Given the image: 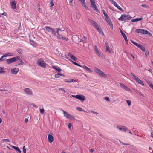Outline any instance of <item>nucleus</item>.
I'll return each instance as SVG.
<instances>
[{
    "label": "nucleus",
    "mask_w": 153,
    "mask_h": 153,
    "mask_svg": "<svg viewBox=\"0 0 153 153\" xmlns=\"http://www.w3.org/2000/svg\"><path fill=\"white\" fill-rule=\"evenodd\" d=\"M71 62H72V63L74 64V65H76V66H79L80 67H82V66L80 65H79V64H78L77 63H76V62H75L73 61H72V60H71Z\"/></svg>",
    "instance_id": "e433bc0d"
},
{
    "label": "nucleus",
    "mask_w": 153,
    "mask_h": 153,
    "mask_svg": "<svg viewBox=\"0 0 153 153\" xmlns=\"http://www.w3.org/2000/svg\"><path fill=\"white\" fill-rule=\"evenodd\" d=\"M3 70L4 68L1 67H0V74H4L6 72V71Z\"/></svg>",
    "instance_id": "c756f323"
},
{
    "label": "nucleus",
    "mask_w": 153,
    "mask_h": 153,
    "mask_svg": "<svg viewBox=\"0 0 153 153\" xmlns=\"http://www.w3.org/2000/svg\"><path fill=\"white\" fill-rule=\"evenodd\" d=\"M105 19L107 23L109 25L111 29H113V25L109 17L108 16L107 17L105 18Z\"/></svg>",
    "instance_id": "9d476101"
},
{
    "label": "nucleus",
    "mask_w": 153,
    "mask_h": 153,
    "mask_svg": "<svg viewBox=\"0 0 153 153\" xmlns=\"http://www.w3.org/2000/svg\"><path fill=\"white\" fill-rule=\"evenodd\" d=\"M130 75L132 77V78L134 79L137 82L139 79L137 76H135V75L133 73H131Z\"/></svg>",
    "instance_id": "6ab92c4d"
},
{
    "label": "nucleus",
    "mask_w": 153,
    "mask_h": 153,
    "mask_svg": "<svg viewBox=\"0 0 153 153\" xmlns=\"http://www.w3.org/2000/svg\"><path fill=\"white\" fill-rule=\"evenodd\" d=\"M12 147L14 149L16 150L17 151L19 152V153H21V152L20 149H19V147L15 146H12Z\"/></svg>",
    "instance_id": "393cba45"
},
{
    "label": "nucleus",
    "mask_w": 153,
    "mask_h": 153,
    "mask_svg": "<svg viewBox=\"0 0 153 153\" xmlns=\"http://www.w3.org/2000/svg\"><path fill=\"white\" fill-rule=\"evenodd\" d=\"M64 80L65 82L68 83H71L75 81V80L74 79H71L69 80H68V79H65Z\"/></svg>",
    "instance_id": "7c9ffc66"
},
{
    "label": "nucleus",
    "mask_w": 153,
    "mask_h": 153,
    "mask_svg": "<svg viewBox=\"0 0 153 153\" xmlns=\"http://www.w3.org/2000/svg\"><path fill=\"white\" fill-rule=\"evenodd\" d=\"M37 10L38 11H39L40 13H42V11L41 10V9L40 8H39L38 9H37Z\"/></svg>",
    "instance_id": "69168bd1"
},
{
    "label": "nucleus",
    "mask_w": 153,
    "mask_h": 153,
    "mask_svg": "<svg viewBox=\"0 0 153 153\" xmlns=\"http://www.w3.org/2000/svg\"><path fill=\"white\" fill-rule=\"evenodd\" d=\"M28 122V120L27 118H25V123H27Z\"/></svg>",
    "instance_id": "e2e57ef3"
},
{
    "label": "nucleus",
    "mask_w": 153,
    "mask_h": 153,
    "mask_svg": "<svg viewBox=\"0 0 153 153\" xmlns=\"http://www.w3.org/2000/svg\"><path fill=\"white\" fill-rule=\"evenodd\" d=\"M20 57L19 56H17L13 58L7 59L6 60V62L8 64H10L13 62H15L18 60L20 59Z\"/></svg>",
    "instance_id": "7ed1b4c3"
},
{
    "label": "nucleus",
    "mask_w": 153,
    "mask_h": 153,
    "mask_svg": "<svg viewBox=\"0 0 153 153\" xmlns=\"http://www.w3.org/2000/svg\"><path fill=\"white\" fill-rule=\"evenodd\" d=\"M102 11L103 12V14L104 15V16L105 18L107 17L108 16V15L107 13L105 12V10H102Z\"/></svg>",
    "instance_id": "72a5a7b5"
},
{
    "label": "nucleus",
    "mask_w": 153,
    "mask_h": 153,
    "mask_svg": "<svg viewBox=\"0 0 153 153\" xmlns=\"http://www.w3.org/2000/svg\"><path fill=\"white\" fill-rule=\"evenodd\" d=\"M40 112L42 114H44V109H43V108L41 109H40Z\"/></svg>",
    "instance_id": "8fccbe9b"
},
{
    "label": "nucleus",
    "mask_w": 153,
    "mask_h": 153,
    "mask_svg": "<svg viewBox=\"0 0 153 153\" xmlns=\"http://www.w3.org/2000/svg\"><path fill=\"white\" fill-rule=\"evenodd\" d=\"M48 141L50 143H52L54 140V138L53 136L51 134H49L48 136Z\"/></svg>",
    "instance_id": "f3484780"
},
{
    "label": "nucleus",
    "mask_w": 153,
    "mask_h": 153,
    "mask_svg": "<svg viewBox=\"0 0 153 153\" xmlns=\"http://www.w3.org/2000/svg\"><path fill=\"white\" fill-rule=\"evenodd\" d=\"M124 40L125 41V42H126V43L127 44H128V39H127V38H126V39H124Z\"/></svg>",
    "instance_id": "0e129e2a"
},
{
    "label": "nucleus",
    "mask_w": 153,
    "mask_h": 153,
    "mask_svg": "<svg viewBox=\"0 0 153 153\" xmlns=\"http://www.w3.org/2000/svg\"><path fill=\"white\" fill-rule=\"evenodd\" d=\"M63 36H62V35H60L59 34V33H58V34H57V37L58 38V39H62Z\"/></svg>",
    "instance_id": "ea45409f"
},
{
    "label": "nucleus",
    "mask_w": 153,
    "mask_h": 153,
    "mask_svg": "<svg viewBox=\"0 0 153 153\" xmlns=\"http://www.w3.org/2000/svg\"><path fill=\"white\" fill-rule=\"evenodd\" d=\"M30 43L31 45L33 46H35L36 45V43L33 41L31 40L30 41Z\"/></svg>",
    "instance_id": "473e14b6"
},
{
    "label": "nucleus",
    "mask_w": 153,
    "mask_h": 153,
    "mask_svg": "<svg viewBox=\"0 0 153 153\" xmlns=\"http://www.w3.org/2000/svg\"><path fill=\"white\" fill-rule=\"evenodd\" d=\"M91 6L93 9L96 12L99 13V11L95 4V2L94 0H90Z\"/></svg>",
    "instance_id": "20e7f679"
},
{
    "label": "nucleus",
    "mask_w": 153,
    "mask_h": 153,
    "mask_svg": "<svg viewBox=\"0 0 153 153\" xmlns=\"http://www.w3.org/2000/svg\"><path fill=\"white\" fill-rule=\"evenodd\" d=\"M138 94L140 96H143V97H144L143 94H142L140 92H138Z\"/></svg>",
    "instance_id": "6e6d98bb"
},
{
    "label": "nucleus",
    "mask_w": 153,
    "mask_h": 153,
    "mask_svg": "<svg viewBox=\"0 0 153 153\" xmlns=\"http://www.w3.org/2000/svg\"><path fill=\"white\" fill-rule=\"evenodd\" d=\"M91 111L92 113L95 114H98V113H97V112H94V111H93V110H91Z\"/></svg>",
    "instance_id": "680f3d73"
},
{
    "label": "nucleus",
    "mask_w": 153,
    "mask_h": 153,
    "mask_svg": "<svg viewBox=\"0 0 153 153\" xmlns=\"http://www.w3.org/2000/svg\"><path fill=\"white\" fill-rule=\"evenodd\" d=\"M19 71V69L17 68H15L11 70V72L12 74H16Z\"/></svg>",
    "instance_id": "f8f14e48"
},
{
    "label": "nucleus",
    "mask_w": 153,
    "mask_h": 153,
    "mask_svg": "<svg viewBox=\"0 0 153 153\" xmlns=\"http://www.w3.org/2000/svg\"><path fill=\"white\" fill-rule=\"evenodd\" d=\"M97 30L100 34H102L103 36H105L103 32L101 27L99 29H97Z\"/></svg>",
    "instance_id": "cd10ccee"
},
{
    "label": "nucleus",
    "mask_w": 153,
    "mask_h": 153,
    "mask_svg": "<svg viewBox=\"0 0 153 153\" xmlns=\"http://www.w3.org/2000/svg\"><path fill=\"white\" fill-rule=\"evenodd\" d=\"M105 99L106 100L108 101H109L110 100L109 97H106L105 98Z\"/></svg>",
    "instance_id": "bf43d9fd"
},
{
    "label": "nucleus",
    "mask_w": 153,
    "mask_h": 153,
    "mask_svg": "<svg viewBox=\"0 0 153 153\" xmlns=\"http://www.w3.org/2000/svg\"><path fill=\"white\" fill-rule=\"evenodd\" d=\"M94 49L95 52L98 51V49L96 46H95Z\"/></svg>",
    "instance_id": "3c124183"
},
{
    "label": "nucleus",
    "mask_w": 153,
    "mask_h": 153,
    "mask_svg": "<svg viewBox=\"0 0 153 153\" xmlns=\"http://www.w3.org/2000/svg\"><path fill=\"white\" fill-rule=\"evenodd\" d=\"M2 140L4 142L7 141V142H9L10 141V140H9V139H3Z\"/></svg>",
    "instance_id": "13d9d810"
},
{
    "label": "nucleus",
    "mask_w": 153,
    "mask_h": 153,
    "mask_svg": "<svg viewBox=\"0 0 153 153\" xmlns=\"http://www.w3.org/2000/svg\"><path fill=\"white\" fill-rule=\"evenodd\" d=\"M4 58V57H3V56H1V58H0V62L4 60H5V58L3 59Z\"/></svg>",
    "instance_id": "864d4df0"
},
{
    "label": "nucleus",
    "mask_w": 153,
    "mask_h": 153,
    "mask_svg": "<svg viewBox=\"0 0 153 153\" xmlns=\"http://www.w3.org/2000/svg\"><path fill=\"white\" fill-rule=\"evenodd\" d=\"M80 2L82 5L86 10H88L89 9L86 5L85 0H78Z\"/></svg>",
    "instance_id": "ddd939ff"
},
{
    "label": "nucleus",
    "mask_w": 153,
    "mask_h": 153,
    "mask_svg": "<svg viewBox=\"0 0 153 153\" xmlns=\"http://www.w3.org/2000/svg\"><path fill=\"white\" fill-rule=\"evenodd\" d=\"M51 32H52V34H53L54 35H56V32L54 29L53 28Z\"/></svg>",
    "instance_id": "f704fd0d"
},
{
    "label": "nucleus",
    "mask_w": 153,
    "mask_h": 153,
    "mask_svg": "<svg viewBox=\"0 0 153 153\" xmlns=\"http://www.w3.org/2000/svg\"><path fill=\"white\" fill-rule=\"evenodd\" d=\"M141 6H142L143 7H145L146 8H149V6L146 4H143L141 5Z\"/></svg>",
    "instance_id": "79ce46f5"
},
{
    "label": "nucleus",
    "mask_w": 153,
    "mask_h": 153,
    "mask_svg": "<svg viewBox=\"0 0 153 153\" xmlns=\"http://www.w3.org/2000/svg\"><path fill=\"white\" fill-rule=\"evenodd\" d=\"M37 64L39 65L44 68L45 67H46V64L42 59H39L37 61Z\"/></svg>",
    "instance_id": "6e6552de"
},
{
    "label": "nucleus",
    "mask_w": 153,
    "mask_h": 153,
    "mask_svg": "<svg viewBox=\"0 0 153 153\" xmlns=\"http://www.w3.org/2000/svg\"><path fill=\"white\" fill-rule=\"evenodd\" d=\"M45 28L46 30L49 32H50L51 30H52V29L53 28H50L49 27L46 26L45 27Z\"/></svg>",
    "instance_id": "c85d7f7f"
},
{
    "label": "nucleus",
    "mask_w": 153,
    "mask_h": 153,
    "mask_svg": "<svg viewBox=\"0 0 153 153\" xmlns=\"http://www.w3.org/2000/svg\"><path fill=\"white\" fill-rule=\"evenodd\" d=\"M94 151V149H91L90 150V152L92 153Z\"/></svg>",
    "instance_id": "774afa93"
},
{
    "label": "nucleus",
    "mask_w": 153,
    "mask_h": 153,
    "mask_svg": "<svg viewBox=\"0 0 153 153\" xmlns=\"http://www.w3.org/2000/svg\"><path fill=\"white\" fill-rule=\"evenodd\" d=\"M69 56L73 60L76 61L77 60V58L75 56L72 55L71 54H69Z\"/></svg>",
    "instance_id": "b1692460"
},
{
    "label": "nucleus",
    "mask_w": 153,
    "mask_h": 153,
    "mask_svg": "<svg viewBox=\"0 0 153 153\" xmlns=\"http://www.w3.org/2000/svg\"><path fill=\"white\" fill-rule=\"evenodd\" d=\"M149 54V51H146L145 53V55L146 57H148Z\"/></svg>",
    "instance_id": "09e8293b"
},
{
    "label": "nucleus",
    "mask_w": 153,
    "mask_h": 153,
    "mask_svg": "<svg viewBox=\"0 0 153 153\" xmlns=\"http://www.w3.org/2000/svg\"><path fill=\"white\" fill-rule=\"evenodd\" d=\"M143 19L142 17L140 18H136L135 19H132L131 20V22H137Z\"/></svg>",
    "instance_id": "5701e85b"
},
{
    "label": "nucleus",
    "mask_w": 153,
    "mask_h": 153,
    "mask_svg": "<svg viewBox=\"0 0 153 153\" xmlns=\"http://www.w3.org/2000/svg\"><path fill=\"white\" fill-rule=\"evenodd\" d=\"M131 17L129 15L124 14L121 15V17L118 19L120 21H127L130 20L131 19Z\"/></svg>",
    "instance_id": "f257e3e1"
},
{
    "label": "nucleus",
    "mask_w": 153,
    "mask_h": 153,
    "mask_svg": "<svg viewBox=\"0 0 153 153\" xmlns=\"http://www.w3.org/2000/svg\"><path fill=\"white\" fill-rule=\"evenodd\" d=\"M113 4H114V6L116 7L117 9H118L119 10L123 11V9L120 6H119L118 4H117L114 1L113 2V3H112Z\"/></svg>",
    "instance_id": "a211bd4d"
},
{
    "label": "nucleus",
    "mask_w": 153,
    "mask_h": 153,
    "mask_svg": "<svg viewBox=\"0 0 153 153\" xmlns=\"http://www.w3.org/2000/svg\"><path fill=\"white\" fill-rule=\"evenodd\" d=\"M24 91L25 93L29 95H32L33 92L29 88H27L24 89Z\"/></svg>",
    "instance_id": "9b49d317"
},
{
    "label": "nucleus",
    "mask_w": 153,
    "mask_h": 153,
    "mask_svg": "<svg viewBox=\"0 0 153 153\" xmlns=\"http://www.w3.org/2000/svg\"><path fill=\"white\" fill-rule=\"evenodd\" d=\"M62 111H63V112L64 116L66 117L67 118L71 120H75V118L74 116L71 115L70 114H69L68 112L66 111H65L62 110Z\"/></svg>",
    "instance_id": "39448f33"
},
{
    "label": "nucleus",
    "mask_w": 153,
    "mask_h": 153,
    "mask_svg": "<svg viewBox=\"0 0 153 153\" xmlns=\"http://www.w3.org/2000/svg\"><path fill=\"white\" fill-rule=\"evenodd\" d=\"M135 31L136 33L143 34L144 33V29H137Z\"/></svg>",
    "instance_id": "aec40b11"
},
{
    "label": "nucleus",
    "mask_w": 153,
    "mask_h": 153,
    "mask_svg": "<svg viewBox=\"0 0 153 153\" xmlns=\"http://www.w3.org/2000/svg\"><path fill=\"white\" fill-rule=\"evenodd\" d=\"M26 149L25 148V146H24L23 147V153H26Z\"/></svg>",
    "instance_id": "37998d69"
},
{
    "label": "nucleus",
    "mask_w": 153,
    "mask_h": 153,
    "mask_svg": "<svg viewBox=\"0 0 153 153\" xmlns=\"http://www.w3.org/2000/svg\"><path fill=\"white\" fill-rule=\"evenodd\" d=\"M106 51L107 52L110 53L111 51L110 50V48L109 46L106 47Z\"/></svg>",
    "instance_id": "58836bf2"
},
{
    "label": "nucleus",
    "mask_w": 153,
    "mask_h": 153,
    "mask_svg": "<svg viewBox=\"0 0 153 153\" xmlns=\"http://www.w3.org/2000/svg\"><path fill=\"white\" fill-rule=\"evenodd\" d=\"M60 76H62L63 77L65 76V75L62 74L58 73L55 74V77L56 78H58L60 77Z\"/></svg>",
    "instance_id": "4be33fe9"
},
{
    "label": "nucleus",
    "mask_w": 153,
    "mask_h": 153,
    "mask_svg": "<svg viewBox=\"0 0 153 153\" xmlns=\"http://www.w3.org/2000/svg\"><path fill=\"white\" fill-rule=\"evenodd\" d=\"M149 86L152 88H153V84L152 83H150L149 84Z\"/></svg>",
    "instance_id": "338daca9"
},
{
    "label": "nucleus",
    "mask_w": 153,
    "mask_h": 153,
    "mask_svg": "<svg viewBox=\"0 0 153 153\" xmlns=\"http://www.w3.org/2000/svg\"><path fill=\"white\" fill-rule=\"evenodd\" d=\"M20 63H19L17 65H16V66L22 65L24 64V62H23L22 60H20Z\"/></svg>",
    "instance_id": "49530a36"
},
{
    "label": "nucleus",
    "mask_w": 153,
    "mask_h": 153,
    "mask_svg": "<svg viewBox=\"0 0 153 153\" xmlns=\"http://www.w3.org/2000/svg\"><path fill=\"white\" fill-rule=\"evenodd\" d=\"M62 39L66 41H68V38L66 37L63 36Z\"/></svg>",
    "instance_id": "a18cd8bd"
},
{
    "label": "nucleus",
    "mask_w": 153,
    "mask_h": 153,
    "mask_svg": "<svg viewBox=\"0 0 153 153\" xmlns=\"http://www.w3.org/2000/svg\"><path fill=\"white\" fill-rule=\"evenodd\" d=\"M61 31V29L60 28H57V31H56V33L57 34H58L59 33V31Z\"/></svg>",
    "instance_id": "052dcab7"
},
{
    "label": "nucleus",
    "mask_w": 153,
    "mask_h": 153,
    "mask_svg": "<svg viewBox=\"0 0 153 153\" xmlns=\"http://www.w3.org/2000/svg\"><path fill=\"white\" fill-rule=\"evenodd\" d=\"M76 109L79 111H85L84 110H82V108L79 107H76Z\"/></svg>",
    "instance_id": "a19ab883"
},
{
    "label": "nucleus",
    "mask_w": 153,
    "mask_h": 153,
    "mask_svg": "<svg viewBox=\"0 0 153 153\" xmlns=\"http://www.w3.org/2000/svg\"><path fill=\"white\" fill-rule=\"evenodd\" d=\"M94 71L99 75H101L102 77H106V74H104L102 71H101L98 68H95L94 69Z\"/></svg>",
    "instance_id": "0eeeda50"
},
{
    "label": "nucleus",
    "mask_w": 153,
    "mask_h": 153,
    "mask_svg": "<svg viewBox=\"0 0 153 153\" xmlns=\"http://www.w3.org/2000/svg\"><path fill=\"white\" fill-rule=\"evenodd\" d=\"M131 41L133 44L139 48L143 51L145 52V51L146 49L143 45H142L140 44H138L132 40H131Z\"/></svg>",
    "instance_id": "f03ea898"
},
{
    "label": "nucleus",
    "mask_w": 153,
    "mask_h": 153,
    "mask_svg": "<svg viewBox=\"0 0 153 153\" xmlns=\"http://www.w3.org/2000/svg\"><path fill=\"white\" fill-rule=\"evenodd\" d=\"M117 128L119 130L123 131L124 132H126L127 130V128L125 126H123L121 127L117 126Z\"/></svg>",
    "instance_id": "2eb2a0df"
},
{
    "label": "nucleus",
    "mask_w": 153,
    "mask_h": 153,
    "mask_svg": "<svg viewBox=\"0 0 153 153\" xmlns=\"http://www.w3.org/2000/svg\"><path fill=\"white\" fill-rule=\"evenodd\" d=\"M99 57L101 58L102 57V53H99L97 54Z\"/></svg>",
    "instance_id": "de8ad7c7"
},
{
    "label": "nucleus",
    "mask_w": 153,
    "mask_h": 153,
    "mask_svg": "<svg viewBox=\"0 0 153 153\" xmlns=\"http://www.w3.org/2000/svg\"><path fill=\"white\" fill-rule=\"evenodd\" d=\"M120 87L122 88L125 90L126 91H130V89H129L124 84L122 83L120 84Z\"/></svg>",
    "instance_id": "4468645a"
},
{
    "label": "nucleus",
    "mask_w": 153,
    "mask_h": 153,
    "mask_svg": "<svg viewBox=\"0 0 153 153\" xmlns=\"http://www.w3.org/2000/svg\"><path fill=\"white\" fill-rule=\"evenodd\" d=\"M71 96L74 97L80 100L81 101H83L85 100V97L83 95L79 94L76 95H72Z\"/></svg>",
    "instance_id": "423d86ee"
},
{
    "label": "nucleus",
    "mask_w": 153,
    "mask_h": 153,
    "mask_svg": "<svg viewBox=\"0 0 153 153\" xmlns=\"http://www.w3.org/2000/svg\"><path fill=\"white\" fill-rule=\"evenodd\" d=\"M53 0H51L50 4L51 6H53L54 5V3H53Z\"/></svg>",
    "instance_id": "603ef678"
},
{
    "label": "nucleus",
    "mask_w": 153,
    "mask_h": 153,
    "mask_svg": "<svg viewBox=\"0 0 153 153\" xmlns=\"http://www.w3.org/2000/svg\"><path fill=\"white\" fill-rule=\"evenodd\" d=\"M58 88L59 90H61L63 91L64 92H65V90L64 89L62 88Z\"/></svg>",
    "instance_id": "5fc2aeb1"
},
{
    "label": "nucleus",
    "mask_w": 153,
    "mask_h": 153,
    "mask_svg": "<svg viewBox=\"0 0 153 153\" xmlns=\"http://www.w3.org/2000/svg\"><path fill=\"white\" fill-rule=\"evenodd\" d=\"M72 126V125L71 123H69L68 124V127L69 129H71Z\"/></svg>",
    "instance_id": "4d7b16f0"
},
{
    "label": "nucleus",
    "mask_w": 153,
    "mask_h": 153,
    "mask_svg": "<svg viewBox=\"0 0 153 153\" xmlns=\"http://www.w3.org/2000/svg\"><path fill=\"white\" fill-rule=\"evenodd\" d=\"M16 1L14 0L11 3V7L13 9L16 8Z\"/></svg>",
    "instance_id": "dca6fc26"
},
{
    "label": "nucleus",
    "mask_w": 153,
    "mask_h": 153,
    "mask_svg": "<svg viewBox=\"0 0 153 153\" xmlns=\"http://www.w3.org/2000/svg\"><path fill=\"white\" fill-rule=\"evenodd\" d=\"M137 82H138V83L142 85H144V84H143V82L140 79L138 80V81Z\"/></svg>",
    "instance_id": "4c0bfd02"
},
{
    "label": "nucleus",
    "mask_w": 153,
    "mask_h": 153,
    "mask_svg": "<svg viewBox=\"0 0 153 153\" xmlns=\"http://www.w3.org/2000/svg\"><path fill=\"white\" fill-rule=\"evenodd\" d=\"M143 34H147L149 36H152V34L151 33L145 30H144V33H143Z\"/></svg>",
    "instance_id": "a878e982"
},
{
    "label": "nucleus",
    "mask_w": 153,
    "mask_h": 153,
    "mask_svg": "<svg viewBox=\"0 0 153 153\" xmlns=\"http://www.w3.org/2000/svg\"><path fill=\"white\" fill-rule=\"evenodd\" d=\"M89 21L97 30V29H99L101 27L100 26L98 25V24L92 20L91 19H89Z\"/></svg>",
    "instance_id": "1a4fd4ad"
},
{
    "label": "nucleus",
    "mask_w": 153,
    "mask_h": 153,
    "mask_svg": "<svg viewBox=\"0 0 153 153\" xmlns=\"http://www.w3.org/2000/svg\"><path fill=\"white\" fill-rule=\"evenodd\" d=\"M17 51L19 54H21L23 53L22 51L20 48H18L17 50Z\"/></svg>",
    "instance_id": "c9c22d12"
},
{
    "label": "nucleus",
    "mask_w": 153,
    "mask_h": 153,
    "mask_svg": "<svg viewBox=\"0 0 153 153\" xmlns=\"http://www.w3.org/2000/svg\"><path fill=\"white\" fill-rule=\"evenodd\" d=\"M126 102L129 106H130L131 104V101L129 100H126Z\"/></svg>",
    "instance_id": "c03bdc74"
},
{
    "label": "nucleus",
    "mask_w": 153,
    "mask_h": 153,
    "mask_svg": "<svg viewBox=\"0 0 153 153\" xmlns=\"http://www.w3.org/2000/svg\"><path fill=\"white\" fill-rule=\"evenodd\" d=\"M82 68L83 69L86 70L87 71L90 73H91L92 72V71L89 68L85 65H83Z\"/></svg>",
    "instance_id": "412c9836"
},
{
    "label": "nucleus",
    "mask_w": 153,
    "mask_h": 153,
    "mask_svg": "<svg viewBox=\"0 0 153 153\" xmlns=\"http://www.w3.org/2000/svg\"><path fill=\"white\" fill-rule=\"evenodd\" d=\"M120 33L123 36V37L124 38V39H126L127 37L125 35V34L120 29Z\"/></svg>",
    "instance_id": "2f4dec72"
},
{
    "label": "nucleus",
    "mask_w": 153,
    "mask_h": 153,
    "mask_svg": "<svg viewBox=\"0 0 153 153\" xmlns=\"http://www.w3.org/2000/svg\"><path fill=\"white\" fill-rule=\"evenodd\" d=\"M53 69H54L56 71H57L58 72H60L61 71V69L59 68V67H57L53 66Z\"/></svg>",
    "instance_id": "bb28decb"
}]
</instances>
